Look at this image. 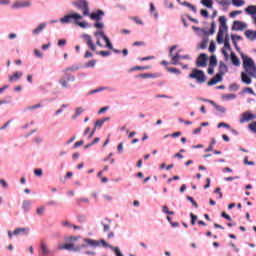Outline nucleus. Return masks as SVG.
Instances as JSON below:
<instances>
[{
	"instance_id": "393cba45",
	"label": "nucleus",
	"mask_w": 256,
	"mask_h": 256,
	"mask_svg": "<svg viewBox=\"0 0 256 256\" xmlns=\"http://www.w3.org/2000/svg\"><path fill=\"white\" fill-rule=\"evenodd\" d=\"M244 35L247 37V39H249V41H255L256 39V31L246 30Z\"/></svg>"
},
{
	"instance_id": "13d9d810",
	"label": "nucleus",
	"mask_w": 256,
	"mask_h": 256,
	"mask_svg": "<svg viewBox=\"0 0 256 256\" xmlns=\"http://www.w3.org/2000/svg\"><path fill=\"white\" fill-rule=\"evenodd\" d=\"M78 223H85L87 221V216L85 215H80L77 217Z\"/></svg>"
},
{
	"instance_id": "338daca9",
	"label": "nucleus",
	"mask_w": 256,
	"mask_h": 256,
	"mask_svg": "<svg viewBox=\"0 0 256 256\" xmlns=\"http://www.w3.org/2000/svg\"><path fill=\"white\" fill-rule=\"evenodd\" d=\"M200 14L202 15V17H205L207 19V17H209V11L207 10H201Z\"/></svg>"
},
{
	"instance_id": "a18cd8bd",
	"label": "nucleus",
	"mask_w": 256,
	"mask_h": 256,
	"mask_svg": "<svg viewBox=\"0 0 256 256\" xmlns=\"http://www.w3.org/2000/svg\"><path fill=\"white\" fill-rule=\"evenodd\" d=\"M186 199H187V201H190V203H192V205L195 207V209H199V204H197V203L195 202V199H193V197H191V196H186Z\"/></svg>"
},
{
	"instance_id": "2f4dec72",
	"label": "nucleus",
	"mask_w": 256,
	"mask_h": 256,
	"mask_svg": "<svg viewBox=\"0 0 256 256\" xmlns=\"http://www.w3.org/2000/svg\"><path fill=\"white\" fill-rule=\"evenodd\" d=\"M218 5H221L222 7H229L231 5V0H215Z\"/></svg>"
},
{
	"instance_id": "473e14b6",
	"label": "nucleus",
	"mask_w": 256,
	"mask_h": 256,
	"mask_svg": "<svg viewBox=\"0 0 256 256\" xmlns=\"http://www.w3.org/2000/svg\"><path fill=\"white\" fill-rule=\"evenodd\" d=\"M222 99H223L224 101H231V100H233V99H237V95H235V94H224V95L222 96Z\"/></svg>"
},
{
	"instance_id": "c03bdc74",
	"label": "nucleus",
	"mask_w": 256,
	"mask_h": 256,
	"mask_svg": "<svg viewBox=\"0 0 256 256\" xmlns=\"http://www.w3.org/2000/svg\"><path fill=\"white\" fill-rule=\"evenodd\" d=\"M243 93H250V95H255V91H253V88L245 87L242 92H240V95H243Z\"/></svg>"
},
{
	"instance_id": "e433bc0d",
	"label": "nucleus",
	"mask_w": 256,
	"mask_h": 256,
	"mask_svg": "<svg viewBox=\"0 0 256 256\" xmlns=\"http://www.w3.org/2000/svg\"><path fill=\"white\" fill-rule=\"evenodd\" d=\"M111 251H114L116 256H125L123 255V253L121 252V249H119V247H114V246H110Z\"/></svg>"
},
{
	"instance_id": "603ef678",
	"label": "nucleus",
	"mask_w": 256,
	"mask_h": 256,
	"mask_svg": "<svg viewBox=\"0 0 256 256\" xmlns=\"http://www.w3.org/2000/svg\"><path fill=\"white\" fill-rule=\"evenodd\" d=\"M162 211H163L166 215H175V212L170 211L169 207H167V206H163Z\"/></svg>"
},
{
	"instance_id": "de8ad7c7",
	"label": "nucleus",
	"mask_w": 256,
	"mask_h": 256,
	"mask_svg": "<svg viewBox=\"0 0 256 256\" xmlns=\"http://www.w3.org/2000/svg\"><path fill=\"white\" fill-rule=\"evenodd\" d=\"M245 119H249V112H244V113L242 114V117H241V119H240V123H245V122L250 121V120H245Z\"/></svg>"
},
{
	"instance_id": "c756f323",
	"label": "nucleus",
	"mask_w": 256,
	"mask_h": 256,
	"mask_svg": "<svg viewBox=\"0 0 256 256\" xmlns=\"http://www.w3.org/2000/svg\"><path fill=\"white\" fill-rule=\"evenodd\" d=\"M168 73H172L173 75H181V70L179 68L174 67H166Z\"/></svg>"
},
{
	"instance_id": "3c124183",
	"label": "nucleus",
	"mask_w": 256,
	"mask_h": 256,
	"mask_svg": "<svg viewBox=\"0 0 256 256\" xmlns=\"http://www.w3.org/2000/svg\"><path fill=\"white\" fill-rule=\"evenodd\" d=\"M34 175L36 177H43V169H41V168L34 169Z\"/></svg>"
},
{
	"instance_id": "49530a36",
	"label": "nucleus",
	"mask_w": 256,
	"mask_h": 256,
	"mask_svg": "<svg viewBox=\"0 0 256 256\" xmlns=\"http://www.w3.org/2000/svg\"><path fill=\"white\" fill-rule=\"evenodd\" d=\"M103 40H104L105 43H106L107 49H113V44L111 43V40H109V38H108L107 36H105V37L103 38Z\"/></svg>"
},
{
	"instance_id": "f03ea898",
	"label": "nucleus",
	"mask_w": 256,
	"mask_h": 256,
	"mask_svg": "<svg viewBox=\"0 0 256 256\" xmlns=\"http://www.w3.org/2000/svg\"><path fill=\"white\" fill-rule=\"evenodd\" d=\"M79 239H81V236H67L64 238L65 244H59L58 249L60 251H73V253H81L83 249H89V247H83L85 245L84 241L81 245L75 246V242L79 241Z\"/></svg>"
},
{
	"instance_id": "8fccbe9b",
	"label": "nucleus",
	"mask_w": 256,
	"mask_h": 256,
	"mask_svg": "<svg viewBox=\"0 0 256 256\" xmlns=\"http://www.w3.org/2000/svg\"><path fill=\"white\" fill-rule=\"evenodd\" d=\"M229 91H239V84H237V83L230 84Z\"/></svg>"
},
{
	"instance_id": "58836bf2",
	"label": "nucleus",
	"mask_w": 256,
	"mask_h": 256,
	"mask_svg": "<svg viewBox=\"0 0 256 256\" xmlns=\"http://www.w3.org/2000/svg\"><path fill=\"white\" fill-rule=\"evenodd\" d=\"M231 39H232L233 45H237V41L243 40V37H241L239 35L232 34ZM236 39H237V41H236Z\"/></svg>"
},
{
	"instance_id": "f8f14e48",
	"label": "nucleus",
	"mask_w": 256,
	"mask_h": 256,
	"mask_svg": "<svg viewBox=\"0 0 256 256\" xmlns=\"http://www.w3.org/2000/svg\"><path fill=\"white\" fill-rule=\"evenodd\" d=\"M232 29L234 31H243L244 29H247V23L242 21H234Z\"/></svg>"
},
{
	"instance_id": "a211bd4d",
	"label": "nucleus",
	"mask_w": 256,
	"mask_h": 256,
	"mask_svg": "<svg viewBox=\"0 0 256 256\" xmlns=\"http://www.w3.org/2000/svg\"><path fill=\"white\" fill-rule=\"evenodd\" d=\"M103 15H105V12H103L102 10H98L97 13H91L88 16L93 21H100L101 17H103Z\"/></svg>"
},
{
	"instance_id": "aec40b11",
	"label": "nucleus",
	"mask_w": 256,
	"mask_h": 256,
	"mask_svg": "<svg viewBox=\"0 0 256 256\" xmlns=\"http://www.w3.org/2000/svg\"><path fill=\"white\" fill-rule=\"evenodd\" d=\"M47 27V23H40L33 31L32 35H39L45 28Z\"/></svg>"
},
{
	"instance_id": "f257e3e1",
	"label": "nucleus",
	"mask_w": 256,
	"mask_h": 256,
	"mask_svg": "<svg viewBox=\"0 0 256 256\" xmlns=\"http://www.w3.org/2000/svg\"><path fill=\"white\" fill-rule=\"evenodd\" d=\"M219 23H220V27H219L216 40L219 45H222V43H224V47L222 48V53L223 55H227V50L231 51V44L229 43V35H226V37L224 38L225 31H227L228 29L227 18H225V16H220Z\"/></svg>"
},
{
	"instance_id": "4c0bfd02",
	"label": "nucleus",
	"mask_w": 256,
	"mask_h": 256,
	"mask_svg": "<svg viewBox=\"0 0 256 256\" xmlns=\"http://www.w3.org/2000/svg\"><path fill=\"white\" fill-rule=\"evenodd\" d=\"M182 5H184V7H189L191 11H193L194 13H197V8L193 4L189 2H183Z\"/></svg>"
},
{
	"instance_id": "a19ab883",
	"label": "nucleus",
	"mask_w": 256,
	"mask_h": 256,
	"mask_svg": "<svg viewBox=\"0 0 256 256\" xmlns=\"http://www.w3.org/2000/svg\"><path fill=\"white\" fill-rule=\"evenodd\" d=\"M36 214L39 216V217H42V215L45 214V206H40L36 209Z\"/></svg>"
},
{
	"instance_id": "72a5a7b5",
	"label": "nucleus",
	"mask_w": 256,
	"mask_h": 256,
	"mask_svg": "<svg viewBox=\"0 0 256 256\" xmlns=\"http://www.w3.org/2000/svg\"><path fill=\"white\" fill-rule=\"evenodd\" d=\"M217 145V140H215V138H212V141L210 143V145L208 146V148H206L204 151L205 153H209L211 151H213V146Z\"/></svg>"
},
{
	"instance_id": "c9c22d12",
	"label": "nucleus",
	"mask_w": 256,
	"mask_h": 256,
	"mask_svg": "<svg viewBox=\"0 0 256 256\" xmlns=\"http://www.w3.org/2000/svg\"><path fill=\"white\" fill-rule=\"evenodd\" d=\"M232 5H234V7H243L245 0H232Z\"/></svg>"
},
{
	"instance_id": "79ce46f5",
	"label": "nucleus",
	"mask_w": 256,
	"mask_h": 256,
	"mask_svg": "<svg viewBox=\"0 0 256 256\" xmlns=\"http://www.w3.org/2000/svg\"><path fill=\"white\" fill-rule=\"evenodd\" d=\"M231 61L233 65H239V58L235 53H231Z\"/></svg>"
},
{
	"instance_id": "9b49d317",
	"label": "nucleus",
	"mask_w": 256,
	"mask_h": 256,
	"mask_svg": "<svg viewBox=\"0 0 256 256\" xmlns=\"http://www.w3.org/2000/svg\"><path fill=\"white\" fill-rule=\"evenodd\" d=\"M244 73H247L249 77L256 78V66L255 65H244Z\"/></svg>"
},
{
	"instance_id": "864d4df0",
	"label": "nucleus",
	"mask_w": 256,
	"mask_h": 256,
	"mask_svg": "<svg viewBox=\"0 0 256 256\" xmlns=\"http://www.w3.org/2000/svg\"><path fill=\"white\" fill-rule=\"evenodd\" d=\"M221 127H224L225 129H231V125L225 123V122H221L217 125L218 129H221Z\"/></svg>"
},
{
	"instance_id": "4d7b16f0",
	"label": "nucleus",
	"mask_w": 256,
	"mask_h": 256,
	"mask_svg": "<svg viewBox=\"0 0 256 256\" xmlns=\"http://www.w3.org/2000/svg\"><path fill=\"white\" fill-rule=\"evenodd\" d=\"M190 218H191V225H195L196 221H197V215L190 213Z\"/></svg>"
},
{
	"instance_id": "423d86ee",
	"label": "nucleus",
	"mask_w": 256,
	"mask_h": 256,
	"mask_svg": "<svg viewBox=\"0 0 256 256\" xmlns=\"http://www.w3.org/2000/svg\"><path fill=\"white\" fill-rule=\"evenodd\" d=\"M83 19V15L77 13V12H70L63 17L59 19L60 23L62 25H69L71 23H74V25H77L78 21H81Z\"/></svg>"
},
{
	"instance_id": "7ed1b4c3",
	"label": "nucleus",
	"mask_w": 256,
	"mask_h": 256,
	"mask_svg": "<svg viewBox=\"0 0 256 256\" xmlns=\"http://www.w3.org/2000/svg\"><path fill=\"white\" fill-rule=\"evenodd\" d=\"M80 69V66H69L65 69L64 75L59 79V83L62 85L63 89H71L69 82L75 81V76L71 75V73H75V71H79Z\"/></svg>"
},
{
	"instance_id": "ea45409f",
	"label": "nucleus",
	"mask_w": 256,
	"mask_h": 256,
	"mask_svg": "<svg viewBox=\"0 0 256 256\" xmlns=\"http://www.w3.org/2000/svg\"><path fill=\"white\" fill-rule=\"evenodd\" d=\"M78 27H81V29H87V27H91V24L87 22H81L78 20V23L76 24Z\"/></svg>"
},
{
	"instance_id": "69168bd1",
	"label": "nucleus",
	"mask_w": 256,
	"mask_h": 256,
	"mask_svg": "<svg viewBox=\"0 0 256 256\" xmlns=\"http://www.w3.org/2000/svg\"><path fill=\"white\" fill-rule=\"evenodd\" d=\"M209 65H217V57L211 56Z\"/></svg>"
},
{
	"instance_id": "2eb2a0df",
	"label": "nucleus",
	"mask_w": 256,
	"mask_h": 256,
	"mask_svg": "<svg viewBox=\"0 0 256 256\" xmlns=\"http://www.w3.org/2000/svg\"><path fill=\"white\" fill-rule=\"evenodd\" d=\"M40 255L41 256L51 255V249H49V247L44 242H41L40 244Z\"/></svg>"
},
{
	"instance_id": "052dcab7",
	"label": "nucleus",
	"mask_w": 256,
	"mask_h": 256,
	"mask_svg": "<svg viewBox=\"0 0 256 256\" xmlns=\"http://www.w3.org/2000/svg\"><path fill=\"white\" fill-rule=\"evenodd\" d=\"M208 75H213L215 73V65H210L207 70Z\"/></svg>"
},
{
	"instance_id": "0e129e2a",
	"label": "nucleus",
	"mask_w": 256,
	"mask_h": 256,
	"mask_svg": "<svg viewBox=\"0 0 256 256\" xmlns=\"http://www.w3.org/2000/svg\"><path fill=\"white\" fill-rule=\"evenodd\" d=\"M221 217H223V219H227V221H233L231 216H229V214H226L225 212L221 213Z\"/></svg>"
},
{
	"instance_id": "a878e982",
	"label": "nucleus",
	"mask_w": 256,
	"mask_h": 256,
	"mask_svg": "<svg viewBox=\"0 0 256 256\" xmlns=\"http://www.w3.org/2000/svg\"><path fill=\"white\" fill-rule=\"evenodd\" d=\"M151 69V66H134L128 70V73H133V71H147Z\"/></svg>"
},
{
	"instance_id": "774afa93",
	"label": "nucleus",
	"mask_w": 256,
	"mask_h": 256,
	"mask_svg": "<svg viewBox=\"0 0 256 256\" xmlns=\"http://www.w3.org/2000/svg\"><path fill=\"white\" fill-rule=\"evenodd\" d=\"M117 151H118V153H123V142L118 144Z\"/></svg>"
},
{
	"instance_id": "bf43d9fd",
	"label": "nucleus",
	"mask_w": 256,
	"mask_h": 256,
	"mask_svg": "<svg viewBox=\"0 0 256 256\" xmlns=\"http://www.w3.org/2000/svg\"><path fill=\"white\" fill-rule=\"evenodd\" d=\"M94 27L96 28V29H103L104 27H105V24L103 23V22H96L95 24H94Z\"/></svg>"
},
{
	"instance_id": "f3484780",
	"label": "nucleus",
	"mask_w": 256,
	"mask_h": 256,
	"mask_svg": "<svg viewBox=\"0 0 256 256\" xmlns=\"http://www.w3.org/2000/svg\"><path fill=\"white\" fill-rule=\"evenodd\" d=\"M29 228H16L13 231V235H15L16 237L21 235V236H25V235H29Z\"/></svg>"
},
{
	"instance_id": "ddd939ff",
	"label": "nucleus",
	"mask_w": 256,
	"mask_h": 256,
	"mask_svg": "<svg viewBox=\"0 0 256 256\" xmlns=\"http://www.w3.org/2000/svg\"><path fill=\"white\" fill-rule=\"evenodd\" d=\"M139 77L142 79H159V77H161V73H143L140 74Z\"/></svg>"
},
{
	"instance_id": "b1692460",
	"label": "nucleus",
	"mask_w": 256,
	"mask_h": 256,
	"mask_svg": "<svg viewBox=\"0 0 256 256\" xmlns=\"http://www.w3.org/2000/svg\"><path fill=\"white\" fill-rule=\"evenodd\" d=\"M210 105H212V107H214L216 109V111H218L219 113H223V114L227 113V108L215 103V101L210 102Z\"/></svg>"
},
{
	"instance_id": "6ab92c4d",
	"label": "nucleus",
	"mask_w": 256,
	"mask_h": 256,
	"mask_svg": "<svg viewBox=\"0 0 256 256\" xmlns=\"http://www.w3.org/2000/svg\"><path fill=\"white\" fill-rule=\"evenodd\" d=\"M21 77H23V72L17 71V72H14L12 76H9L8 81L10 83H14V81H19Z\"/></svg>"
},
{
	"instance_id": "412c9836",
	"label": "nucleus",
	"mask_w": 256,
	"mask_h": 256,
	"mask_svg": "<svg viewBox=\"0 0 256 256\" xmlns=\"http://www.w3.org/2000/svg\"><path fill=\"white\" fill-rule=\"evenodd\" d=\"M245 13L247 15H251L252 19L256 15V5H249L247 8H245Z\"/></svg>"
},
{
	"instance_id": "5fc2aeb1",
	"label": "nucleus",
	"mask_w": 256,
	"mask_h": 256,
	"mask_svg": "<svg viewBox=\"0 0 256 256\" xmlns=\"http://www.w3.org/2000/svg\"><path fill=\"white\" fill-rule=\"evenodd\" d=\"M216 29H217V24L215 23V21H213V22L211 23L210 35H214Z\"/></svg>"
},
{
	"instance_id": "37998d69",
	"label": "nucleus",
	"mask_w": 256,
	"mask_h": 256,
	"mask_svg": "<svg viewBox=\"0 0 256 256\" xmlns=\"http://www.w3.org/2000/svg\"><path fill=\"white\" fill-rule=\"evenodd\" d=\"M41 108V104H36L33 106H28L24 109V111H35V109H39Z\"/></svg>"
},
{
	"instance_id": "1a4fd4ad",
	"label": "nucleus",
	"mask_w": 256,
	"mask_h": 256,
	"mask_svg": "<svg viewBox=\"0 0 256 256\" xmlns=\"http://www.w3.org/2000/svg\"><path fill=\"white\" fill-rule=\"evenodd\" d=\"M31 0H18L12 5V9H25L31 7Z\"/></svg>"
},
{
	"instance_id": "4be33fe9",
	"label": "nucleus",
	"mask_w": 256,
	"mask_h": 256,
	"mask_svg": "<svg viewBox=\"0 0 256 256\" xmlns=\"http://www.w3.org/2000/svg\"><path fill=\"white\" fill-rule=\"evenodd\" d=\"M196 65H207V55L200 54L196 60Z\"/></svg>"
},
{
	"instance_id": "cd10ccee",
	"label": "nucleus",
	"mask_w": 256,
	"mask_h": 256,
	"mask_svg": "<svg viewBox=\"0 0 256 256\" xmlns=\"http://www.w3.org/2000/svg\"><path fill=\"white\" fill-rule=\"evenodd\" d=\"M229 69L227 68V65H220L218 69V73L216 75H220L221 79H223V75L227 73Z\"/></svg>"
},
{
	"instance_id": "9d476101",
	"label": "nucleus",
	"mask_w": 256,
	"mask_h": 256,
	"mask_svg": "<svg viewBox=\"0 0 256 256\" xmlns=\"http://www.w3.org/2000/svg\"><path fill=\"white\" fill-rule=\"evenodd\" d=\"M81 39H84L86 45L89 47V49H91V51H96L97 46L95 45V43H93V38H91V35L82 34Z\"/></svg>"
},
{
	"instance_id": "680f3d73",
	"label": "nucleus",
	"mask_w": 256,
	"mask_h": 256,
	"mask_svg": "<svg viewBox=\"0 0 256 256\" xmlns=\"http://www.w3.org/2000/svg\"><path fill=\"white\" fill-rule=\"evenodd\" d=\"M62 225L63 227H68L69 229H71L73 227V224L70 223L69 221L65 220V221H62Z\"/></svg>"
},
{
	"instance_id": "bb28decb",
	"label": "nucleus",
	"mask_w": 256,
	"mask_h": 256,
	"mask_svg": "<svg viewBox=\"0 0 256 256\" xmlns=\"http://www.w3.org/2000/svg\"><path fill=\"white\" fill-rule=\"evenodd\" d=\"M22 209L24 213H29V210L31 209V200H23Z\"/></svg>"
},
{
	"instance_id": "09e8293b",
	"label": "nucleus",
	"mask_w": 256,
	"mask_h": 256,
	"mask_svg": "<svg viewBox=\"0 0 256 256\" xmlns=\"http://www.w3.org/2000/svg\"><path fill=\"white\" fill-rule=\"evenodd\" d=\"M104 122L102 121V119H99L95 122L94 124V129H101V127H103Z\"/></svg>"
},
{
	"instance_id": "6e6d98bb",
	"label": "nucleus",
	"mask_w": 256,
	"mask_h": 256,
	"mask_svg": "<svg viewBox=\"0 0 256 256\" xmlns=\"http://www.w3.org/2000/svg\"><path fill=\"white\" fill-rule=\"evenodd\" d=\"M248 127H249L250 131H252V133L256 134V121L249 124Z\"/></svg>"
},
{
	"instance_id": "4468645a",
	"label": "nucleus",
	"mask_w": 256,
	"mask_h": 256,
	"mask_svg": "<svg viewBox=\"0 0 256 256\" xmlns=\"http://www.w3.org/2000/svg\"><path fill=\"white\" fill-rule=\"evenodd\" d=\"M240 57L243 61V65H255V62L251 57L247 56V54H244L243 52H240Z\"/></svg>"
},
{
	"instance_id": "5701e85b",
	"label": "nucleus",
	"mask_w": 256,
	"mask_h": 256,
	"mask_svg": "<svg viewBox=\"0 0 256 256\" xmlns=\"http://www.w3.org/2000/svg\"><path fill=\"white\" fill-rule=\"evenodd\" d=\"M241 80L242 83H245L246 85H251L252 83L251 77L249 76V74H247V72L241 73Z\"/></svg>"
},
{
	"instance_id": "e2e57ef3",
	"label": "nucleus",
	"mask_w": 256,
	"mask_h": 256,
	"mask_svg": "<svg viewBox=\"0 0 256 256\" xmlns=\"http://www.w3.org/2000/svg\"><path fill=\"white\" fill-rule=\"evenodd\" d=\"M237 15H241V11L240 10H236V11H232L230 13V17L233 19L235 17H237Z\"/></svg>"
},
{
	"instance_id": "c85d7f7f",
	"label": "nucleus",
	"mask_w": 256,
	"mask_h": 256,
	"mask_svg": "<svg viewBox=\"0 0 256 256\" xmlns=\"http://www.w3.org/2000/svg\"><path fill=\"white\" fill-rule=\"evenodd\" d=\"M201 5L207 7V9H213V0H201Z\"/></svg>"
},
{
	"instance_id": "7c9ffc66",
	"label": "nucleus",
	"mask_w": 256,
	"mask_h": 256,
	"mask_svg": "<svg viewBox=\"0 0 256 256\" xmlns=\"http://www.w3.org/2000/svg\"><path fill=\"white\" fill-rule=\"evenodd\" d=\"M82 113H85V109H83V107L76 108L75 114L74 116H72V119L73 120L77 119V117H79V115H81Z\"/></svg>"
},
{
	"instance_id": "0eeeda50",
	"label": "nucleus",
	"mask_w": 256,
	"mask_h": 256,
	"mask_svg": "<svg viewBox=\"0 0 256 256\" xmlns=\"http://www.w3.org/2000/svg\"><path fill=\"white\" fill-rule=\"evenodd\" d=\"M188 77L189 79H195L197 83H205V81H207L205 72L199 69H193Z\"/></svg>"
},
{
	"instance_id": "20e7f679",
	"label": "nucleus",
	"mask_w": 256,
	"mask_h": 256,
	"mask_svg": "<svg viewBox=\"0 0 256 256\" xmlns=\"http://www.w3.org/2000/svg\"><path fill=\"white\" fill-rule=\"evenodd\" d=\"M178 47L179 45L176 44L171 46L169 49L168 56L171 59L170 60L171 65H183V63H185L184 61H189L191 59V56L181 55L179 54V52L174 54L173 51H175Z\"/></svg>"
},
{
	"instance_id": "6e6552de",
	"label": "nucleus",
	"mask_w": 256,
	"mask_h": 256,
	"mask_svg": "<svg viewBox=\"0 0 256 256\" xmlns=\"http://www.w3.org/2000/svg\"><path fill=\"white\" fill-rule=\"evenodd\" d=\"M72 5L77 9H80L85 17L89 15V3L87 0H77L76 2H73Z\"/></svg>"
},
{
	"instance_id": "dca6fc26",
	"label": "nucleus",
	"mask_w": 256,
	"mask_h": 256,
	"mask_svg": "<svg viewBox=\"0 0 256 256\" xmlns=\"http://www.w3.org/2000/svg\"><path fill=\"white\" fill-rule=\"evenodd\" d=\"M223 81V78H221V75H215L212 79H210L207 82L208 87H213V85H217V83H221Z\"/></svg>"
},
{
	"instance_id": "39448f33",
	"label": "nucleus",
	"mask_w": 256,
	"mask_h": 256,
	"mask_svg": "<svg viewBox=\"0 0 256 256\" xmlns=\"http://www.w3.org/2000/svg\"><path fill=\"white\" fill-rule=\"evenodd\" d=\"M84 242V244L82 245V247H89L91 249H97V247H113V245H110L109 243H107V241H105L104 239H100V240H95V239H91V238H83L82 240Z\"/></svg>"
},
{
	"instance_id": "f704fd0d",
	"label": "nucleus",
	"mask_w": 256,
	"mask_h": 256,
	"mask_svg": "<svg viewBox=\"0 0 256 256\" xmlns=\"http://www.w3.org/2000/svg\"><path fill=\"white\" fill-rule=\"evenodd\" d=\"M94 37H96V39H99V37H101L102 39H105V37H107V35H105V31L98 30V31L94 32Z\"/></svg>"
}]
</instances>
